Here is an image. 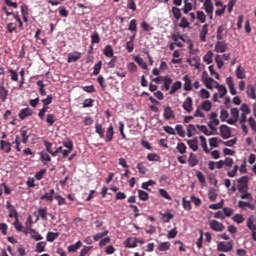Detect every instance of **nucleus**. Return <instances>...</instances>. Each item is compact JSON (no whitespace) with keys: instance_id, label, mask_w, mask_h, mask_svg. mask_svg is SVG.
Wrapping results in <instances>:
<instances>
[{"instance_id":"obj_1","label":"nucleus","mask_w":256,"mask_h":256,"mask_svg":"<svg viewBox=\"0 0 256 256\" xmlns=\"http://www.w3.org/2000/svg\"><path fill=\"white\" fill-rule=\"evenodd\" d=\"M237 189L239 193H245L249 191V176H242L237 180Z\"/></svg>"},{"instance_id":"obj_2","label":"nucleus","mask_w":256,"mask_h":256,"mask_svg":"<svg viewBox=\"0 0 256 256\" xmlns=\"http://www.w3.org/2000/svg\"><path fill=\"white\" fill-rule=\"evenodd\" d=\"M217 249L220 252L223 253H229L230 251H233V240H230L228 242L221 241L217 245Z\"/></svg>"},{"instance_id":"obj_3","label":"nucleus","mask_w":256,"mask_h":256,"mask_svg":"<svg viewBox=\"0 0 256 256\" xmlns=\"http://www.w3.org/2000/svg\"><path fill=\"white\" fill-rule=\"evenodd\" d=\"M246 227H248V229H249L250 231H252L251 237H252L253 241L256 242V222H255V217L250 216V217L247 219Z\"/></svg>"},{"instance_id":"obj_4","label":"nucleus","mask_w":256,"mask_h":256,"mask_svg":"<svg viewBox=\"0 0 256 256\" xmlns=\"http://www.w3.org/2000/svg\"><path fill=\"white\" fill-rule=\"evenodd\" d=\"M209 119H210V122L208 123L209 129H211V131L213 132L217 131V126L219 125V119H217V113L212 112L209 115Z\"/></svg>"},{"instance_id":"obj_5","label":"nucleus","mask_w":256,"mask_h":256,"mask_svg":"<svg viewBox=\"0 0 256 256\" xmlns=\"http://www.w3.org/2000/svg\"><path fill=\"white\" fill-rule=\"evenodd\" d=\"M209 227L212 229V231H216V233H221L225 231V225L223 223L217 221V220H212L209 222Z\"/></svg>"},{"instance_id":"obj_6","label":"nucleus","mask_w":256,"mask_h":256,"mask_svg":"<svg viewBox=\"0 0 256 256\" xmlns=\"http://www.w3.org/2000/svg\"><path fill=\"white\" fill-rule=\"evenodd\" d=\"M6 209L9 211L8 217H10V219H19V213L17 209H15V206L11 205L10 201L6 202Z\"/></svg>"},{"instance_id":"obj_7","label":"nucleus","mask_w":256,"mask_h":256,"mask_svg":"<svg viewBox=\"0 0 256 256\" xmlns=\"http://www.w3.org/2000/svg\"><path fill=\"white\" fill-rule=\"evenodd\" d=\"M182 108L186 113H193V98L188 96L183 102Z\"/></svg>"},{"instance_id":"obj_8","label":"nucleus","mask_w":256,"mask_h":256,"mask_svg":"<svg viewBox=\"0 0 256 256\" xmlns=\"http://www.w3.org/2000/svg\"><path fill=\"white\" fill-rule=\"evenodd\" d=\"M203 9L207 13V15L210 17V19H213V2L211 0H205L203 4Z\"/></svg>"},{"instance_id":"obj_9","label":"nucleus","mask_w":256,"mask_h":256,"mask_svg":"<svg viewBox=\"0 0 256 256\" xmlns=\"http://www.w3.org/2000/svg\"><path fill=\"white\" fill-rule=\"evenodd\" d=\"M163 117L165 121H171V119H175V111H173L171 106H166L164 108Z\"/></svg>"},{"instance_id":"obj_10","label":"nucleus","mask_w":256,"mask_h":256,"mask_svg":"<svg viewBox=\"0 0 256 256\" xmlns=\"http://www.w3.org/2000/svg\"><path fill=\"white\" fill-rule=\"evenodd\" d=\"M192 1L193 3L191 1H184L183 13L185 15H188L190 11H193V9L196 8L197 0H192Z\"/></svg>"},{"instance_id":"obj_11","label":"nucleus","mask_w":256,"mask_h":256,"mask_svg":"<svg viewBox=\"0 0 256 256\" xmlns=\"http://www.w3.org/2000/svg\"><path fill=\"white\" fill-rule=\"evenodd\" d=\"M81 57L82 54L79 51L70 52L68 54L67 63H77Z\"/></svg>"},{"instance_id":"obj_12","label":"nucleus","mask_w":256,"mask_h":256,"mask_svg":"<svg viewBox=\"0 0 256 256\" xmlns=\"http://www.w3.org/2000/svg\"><path fill=\"white\" fill-rule=\"evenodd\" d=\"M219 129H220V136L222 137V139L231 138V129H229V126L221 125Z\"/></svg>"},{"instance_id":"obj_13","label":"nucleus","mask_w":256,"mask_h":256,"mask_svg":"<svg viewBox=\"0 0 256 256\" xmlns=\"http://www.w3.org/2000/svg\"><path fill=\"white\" fill-rule=\"evenodd\" d=\"M137 243V238L129 237L124 241V247H126V249H135V247H137Z\"/></svg>"},{"instance_id":"obj_14","label":"nucleus","mask_w":256,"mask_h":256,"mask_svg":"<svg viewBox=\"0 0 256 256\" xmlns=\"http://www.w3.org/2000/svg\"><path fill=\"white\" fill-rule=\"evenodd\" d=\"M11 147L12 144L9 141L0 140V151H3V153H11Z\"/></svg>"},{"instance_id":"obj_15","label":"nucleus","mask_w":256,"mask_h":256,"mask_svg":"<svg viewBox=\"0 0 256 256\" xmlns=\"http://www.w3.org/2000/svg\"><path fill=\"white\" fill-rule=\"evenodd\" d=\"M214 51L216 53H225V51H227V43H225L223 41L216 42V44L214 46Z\"/></svg>"},{"instance_id":"obj_16","label":"nucleus","mask_w":256,"mask_h":256,"mask_svg":"<svg viewBox=\"0 0 256 256\" xmlns=\"http://www.w3.org/2000/svg\"><path fill=\"white\" fill-rule=\"evenodd\" d=\"M31 115H33V109L23 108L20 110L18 117L19 119L23 120V119H27V117H31Z\"/></svg>"},{"instance_id":"obj_17","label":"nucleus","mask_w":256,"mask_h":256,"mask_svg":"<svg viewBox=\"0 0 256 256\" xmlns=\"http://www.w3.org/2000/svg\"><path fill=\"white\" fill-rule=\"evenodd\" d=\"M188 165L189 167H197V165H199V158H197V154L193 152L189 154Z\"/></svg>"},{"instance_id":"obj_18","label":"nucleus","mask_w":256,"mask_h":256,"mask_svg":"<svg viewBox=\"0 0 256 256\" xmlns=\"http://www.w3.org/2000/svg\"><path fill=\"white\" fill-rule=\"evenodd\" d=\"M183 81H184V91H193V84L191 82V78L189 77V75H184L183 77Z\"/></svg>"},{"instance_id":"obj_19","label":"nucleus","mask_w":256,"mask_h":256,"mask_svg":"<svg viewBox=\"0 0 256 256\" xmlns=\"http://www.w3.org/2000/svg\"><path fill=\"white\" fill-rule=\"evenodd\" d=\"M187 63H189L191 67H195V69H201V59L199 57H192L187 60Z\"/></svg>"},{"instance_id":"obj_20","label":"nucleus","mask_w":256,"mask_h":256,"mask_svg":"<svg viewBox=\"0 0 256 256\" xmlns=\"http://www.w3.org/2000/svg\"><path fill=\"white\" fill-rule=\"evenodd\" d=\"M198 129H199V124L197 125L189 124L187 127V137H192L193 135H197V133H199V131H197Z\"/></svg>"},{"instance_id":"obj_21","label":"nucleus","mask_w":256,"mask_h":256,"mask_svg":"<svg viewBox=\"0 0 256 256\" xmlns=\"http://www.w3.org/2000/svg\"><path fill=\"white\" fill-rule=\"evenodd\" d=\"M113 135H115V129L113 128V125L110 124L106 130V143H111V141H113Z\"/></svg>"},{"instance_id":"obj_22","label":"nucleus","mask_w":256,"mask_h":256,"mask_svg":"<svg viewBox=\"0 0 256 256\" xmlns=\"http://www.w3.org/2000/svg\"><path fill=\"white\" fill-rule=\"evenodd\" d=\"M162 83H163L162 89H165V91H169V89H171V84L173 83V79H171L169 75H166L164 76Z\"/></svg>"},{"instance_id":"obj_23","label":"nucleus","mask_w":256,"mask_h":256,"mask_svg":"<svg viewBox=\"0 0 256 256\" xmlns=\"http://www.w3.org/2000/svg\"><path fill=\"white\" fill-rule=\"evenodd\" d=\"M48 214L49 213H47V208H39L38 211L34 213L37 219H39L40 217L41 219H43V221H47Z\"/></svg>"},{"instance_id":"obj_24","label":"nucleus","mask_w":256,"mask_h":256,"mask_svg":"<svg viewBox=\"0 0 256 256\" xmlns=\"http://www.w3.org/2000/svg\"><path fill=\"white\" fill-rule=\"evenodd\" d=\"M53 195H55V189H50V193H45L40 197V199L41 201H48L49 203H52L53 199H55Z\"/></svg>"},{"instance_id":"obj_25","label":"nucleus","mask_w":256,"mask_h":256,"mask_svg":"<svg viewBox=\"0 0 256 256\" xmlns=\"http://www.w3.org/2000/svg\"><path fill=\"white\" fill-rule=\"evenodd\" d=\"M226 83L229 87L231 95H237V90L235 89V82H233V77H228Z\"/></svg>"},{"instance_id":"obj_26","label":"nucleus","mask_w":256,"mask_h":256,"mask_svg":"<svg viewBox=\"0 0 256 256\" xmlns=\"http://www.w3.org/2000/svg\"><path fill=\"white\" fill-rule=\"evenodd\" d=\"M209 33V24H204L200 31V40L202 42L207 41V34Z\"/></svg>"},{"instance_id":"obj_27","label":"nucleus","mask_w":256,"mask_h":256,"mask_svg":"<svg viewBox=\"0 0 256 256\" xmlns=\"http://www.w3.org/2000/svg\"><path fill=\"white\" fill-rule=\"evenodd\" d=\"M181 87H183V83H181V81L174 82L169 91V95H175V93H177V91H179V89H181Z\"/></svg>"},{"instance_id":"obj_28","label":"nucleus","mask_w":256,"mask_h":256,"mask_svg":"<svg viewBox=\"0 0 256 256\" xmlns=\"http://www.w3.org/2000/svg\"><path fill=\"white\" fill-rule=\"evenodd\" d=\"M238 207L239 209H245L246 207H248V209H250V211H255V204H252L250 202H245V201H239L238 202Z\"/></svg>"},{"instance_id":"obj_29","label":"nucleus","mask_w":256,"mask_h":256,"mask_svg":"<svg viewBox=\"0 0 256 256\" xmlns=\"http://www.w3.org/2000/svg\"><path fill=\"white\" fill-rule=\"evenodd\" d=\"M9 95V90L5 89L3 84L0 85V101L5 103L7 101V96Z\"/></svg>"},{"instance_id":"obj_30","label":"nucleus","mask_w":256,"mask_h":256,"mask_svg":"<svg viewBox=\"0 0 256 256\" xmlns=\"http://www.w3.org/2000/svg\"><path fill=\"white\" fill-rule=\"evenodd\" d=\"M208 143L212 149H217V147H219V143H223V140L217 137H212L208 140Z\"/></svg>"},{"instance_id":"obj_31","label":"nucleus","mask_w":256,"mask_h":256,"mask_svg":"<svg viewBox=\"0 0 256 256\" xmlns=\"http://www.w3.org/2000/svg\"><path fill=\"white\" fill-rule=\"evenodd\" d=\"M29 129L27 126H23L20 130L21 137H22V143L26 144L27 141H29V135L27 134Z\"/></svg>"},{"instance_id":"obj_32","label":"nucleus","mask_w":256,"mask_h":256,"mask_svg":"<svg viewBox=\"0 0 256 256\" xmlns=\"http://www.w3.org/2000/svg\"><path fill=\"white\" fill-rule=\"evenodd\" d=\"M160 215L162 216L163 223H169L173 217H175L173 214H171V210H168L166 213L160 212Z\"/></svg>"},{"instance_id":"obj_33","label":"nucleus","mask_w":256,"mask_h":256,"mask_svg":"<svg viewBox=\"0 0 256 256\" xmlns=\"http://www.w3.org/2000/svg\"><path fill=\"white\" fill-rule=\"evenodd\" d=\"M200 145L204 153L206 154L211 153V150L209 149V147H207V138H205V136H200Z\"/></svg>"},{"instance_id":"obj_34","label":"nucleus","mask_w":256,"mask_h":256,"mask_svg":"<svg viewBox=\"0 0 256 256\" xmlns=\"http://www.w3.org/2000/svg\"><path fill=\"white\" fill-rule=\"evenodd\" d=\"M215 88L218 89L220 99H223V97H225V95H227V88L225 86L219 85V83H216Z\"/></svg>"},{"instance_id":"obj_35","label":"nucleus","mask_w":256,"mask_h":256,"mask_svg":"<svg viewBox=\"0 0 256 256\" xmlns=\"http://www.w3.org/2000/svg\"><path fill=\"white\" fill-rule=\"evenodd\" d=\"M237 79H245L247 76L245 75V68L239 65L235 71Z\"/></svg>"},{"instance_id":"obj_36","label":"nucleus","mask_w":256,"mask_h":256,"mask_svg":"<svg viewBox=\"0 0 256 256\" xmlns=\"http://www.w3.org/2000/svg\"><path fill=\"white\" fill-rule=\"evenodd\" d=\"M187 143L192 151H197L199 149V141L197 138H194L193 140H187Z\"/></svg>"},{"instance_id":"obj_37","label":"nucleus","mask_w":256,"mask_h":256,"mask_svg":"<svg viewBox=\"0 0 256 256\" xmlns=\"http://www.w3.org/2000/svg\"><path fill=\"white\" fill-rule=\"evenodd\" d=\"M96 133L99 135L100 139H105V129L103 125L96 123L95 125Z\"/></svg>"},{"instance_id":"obj_38","label":"nucleus","mask_w":256,"mask_h":256,"mask_svg":"<svg viewBox=\"0 0 256 256\" xmlns=\"http://www.w3.org/2000/svg\"><path fill=\"white\" fill-rule=\"evenodd\" d=\"M198 131H201V133H204V135H207V137H211V135H215V132H213L212 130L209 131V129L205 125H198Z\"/></svg>"},{"instance_id":"obj_39","label":"nucleus","mask_w":256,"mask_h":256,"mask_svg":"<svg viewBox=\"0 0 256 256\" xmlns=\"http://www.w3.org/2000/svg\"><path fill=\"white\" fill-rule=\"evenodd\" d=\"M103 54L105 55V57H109V58L115 57L113 52V47L111 45H106L104 47Z\"/></svg>"},{"instance_id":"obj_40","label":"nucleus","mask_w":256,"mask_h":256,"mask_svg":"<svg viewBox=\"0 0 256 256\" xmlns=\"http://www.w3.org/2000/svg\"><path fill=\"white\" fill-rule=\"evenodd\" d=\"M246 93L250 99H256L255 87L253 85L250 84L247 86Z\"/></svg>"},{"instance_id":"obj_41","label":"nucleus","mask_w":256,"mask_h":256,"mask_svg":"<svg viewBox=\"0 0 256 256\" xmlns=\"http://www.w3.org/2000/svg\"><path fill=\"white\" fill-rule=\"evenodd\" d=\"M170 249H171V242H169V241L162 242L158 246V250H160L162 252L169 251Z\"/></svg>"},{"instance_id":"obj_42","label":"nucleus","mask_w":256,"mask_h":256,"mask_svg":"<svg viewBox=\"0 0 256 256\" xmlns=\"http://www.w3.org/2000/svg\"><path fill=\"white\" fill-rule=\"evenodd\" d=\"M211 107H212V104H211V101H209V100L203 101V102L201 103V105H200V109H201L202 111H206V112L211 111Z\"/></svg>"},{"instance_id":"obj_43","label":"nucleus","mask_w":256,"mask_h":256,"mask_svg":"<svg viewBox=\"0 0 256 256\" xmlns=\"http://www.w3.org/2000/svg\"><path fill=\"white\" fill-rule=\"evenodd\" d=\"M57 237H59V232H48L46 235V241L53 243Z\"/></svg>"},{"instance_id":"obj_44","label":"nucleus","mask_w":256,"mask_h":256,"mask_svg":"<svg viewBox=\"0 0 256 256\" xmlns=\"http://www.w3.org/2000/svg\"><path fill=\"white\" fill-rule=\"evenodd\" d=\"M203 61H204V63H206L207 65H211V63H213V52H212V51H208V52L204 55Z\"/></svg>"},{"instance_id":"obj_45","label":"nucleus","mask_w":256,"mask_h":256,"mask_svg":"<svg viewBox=\"0 0 256 256\" xmlns=\"http://www.w3.org/2000/svg\"><path fill=\"white\" fill-rule=\"evenodd\" d=\"M82 246L83 243L81 241H78L75 244L68 246V251L69 253H75V251H77V249H81Z\"/></svg>"},{"instance_id":"obj_46","label":"nucleus","mask_w":256,"mask_h":256,"mask_svg":"<svg viewBox=\"0 0 256 256\" xmlns=\"http://www.w3.org/2000/svg\"><path fill=\"white\" fill-rule=\"evenodd\" d=\"M30 234H31V239H34V241H42L43 239L42 235L39 234V232H37V230L35 229H31Z\"/></svg>"},{"instance_id":"obj_47","label":"nucleus","mask_w":256,"mask_h":256,"mask_svg":"<svg viewBox=\"0 0 256 256\" xmlns=\"http://www.w3.org/2000/svg\"><path fill=\"white\" fill-rule=\"evenodd\" d=\"M176 149L181 155H185V153H187V145L183 142L178 143Z\"/></svg>"},{"instance_id":"obj_48","label":"nucleus","mask_w":256,"mask_h":256,"mask_svg":"<svg viewBox=\"0 0 256 256\" xmlns=\"http://www.w3.org/2000/svg\"><path fill=\"white\" fill-rule=\"evenodd\" d=\"M196 19L199 20V23H205V21H207V16L205 15V12L197 11L196 12Z\"/></svg>"},{"instance_id":"obj_49","label":"nucleus","mask_w":256,"mask_h":256,"mask_svg":"<svg viewBox=\"0 0 256 256\" xmlns=\"http://www.w3.org/2000/svg\"><path fill=\"white\" fill-rule=\"evenodd\" d=\"M223 31H225V27L223 25H220L217 29V34H216V39L218 41H223L224 39Z\"/></svg>"},{"instance_id":"obj_50","label":"nucleus","mask_w":256,"mask_h":256,"mask_svg":"<svg viewBox=\"0 0 256 256\" xmlns=\"http://www.w3.org/2000/svg\"><path fill=\"white\" fill-rule=\"evenodd\" d=\"M134 61L141 67L142 69H147V63L143 60V58L139 56L134 57Z\"/></svg>"},{"instance_id":"obj_51","label":"nucleus","mask_w":256,"mask_h":256,"mask_svg":"<svg viewBox=\"0 0 256 256\" xmlns=\"http://www.w3.org/2000/svg\"><path fill=\"white\" fill-rule=\"evenodd\" d=\"M213 83L217 85V82L211 77L204 80V85L207 87V89H213Z\"/></svg>"},{"instance_id":"obj_52","label":"nucleus","mask_w":256,"mask_h":256,"mask_svg":"<svg viewBox=\"0 0 256 256\" xmlns=\"http://www.w3.org/2000/svg\"><path fill=\"white\" fill-rule=\"evenodd\" d=\"M45 247H47V242H38L36 244V253H43Z\"/></svg>"},{"instance_id":"obj_53","label":"nucleus","mask_w":256,"mask_h":256,"mask_svg":"<svg viewBox=\"0 0 256 256\" xmlns=\"http://www.w3.org/2000/svg\"><path fill=\"white\" fill-rule=\"evenodd\" d=\"M128 30L132 33H137V20L132 19L129 23Z\"/></svg>"},{"instance_id":"obj_54","label":"nucleus","mask_w":256,"mask_h":256,"mask_svg":"<svg viewBox=\"0 0 256 256\" xmlns=\"http://www.w3.org/2000/svg\"><path fill=\"white\" fill-rule=\"evenodd\" d=\"M215 63L217 64L218 69H222L223 65H225V63L223 62V56L219 54L216 55Z\"/></svg>"},{"instance_id":"obj_55","label":"nucleus","mask_w":256,"mask_h":256,"mask_svg":"<svg viewBox=\"0 0 256 256\" xmlns=\"http://www.w3.org/2000/svg\"><path fill=\"white\" fill-rule=\"evenodd\" d=\"M107 235H109V230L95 234L93 239L94 241H99L100 239H103V237H107Z\"/></svg>"},{"instance_id":"obj_56","label":"nucleus","mask_w":256,"mask_h":256,"mask_svg":"<svg viewBox=\"0 0 256 256\" xmlns=\"http://www.w3.org/2000/svg\"><path fill=\"white\" fill-rule=\"evenodd\" d=\"M138 197L140 201H147L149 199V193L143 190H138Z\"/></svg>"},{"instance_id":"obj_57","label":"nucleus","mask_w":256,"mask_h":256,"mask_svg":"<svg viewBox=\"0 0 256 256\" xmlns=\"http://www.w3.org/2000/svg\"><path fill=\"white\" fill-rule=\"evenodd\" d=\"M54 199L58 202L59 207L67 204V200H65V198H63V196H61L59 194H56L54 196Z\"/></svg>"},{"instance_id":"obj_58","label":"nucleus","mask_w":256,"mask_h":256,"mask_svg":"<svg viewBox=\"0 0 256 256\" xmlns=\"http://www.w3.org/2000/svg\"><path fill=\"white\" fill-rule=\"evenodd\" d=\"M172 15L177 21H179V19H181V9L178 7H172Z\"/></svg>"},{"instance_id":"obj_59","label":"nucleus","mask_w":256,"mask_h":256,"mask_svg":"<svg viewBox=\"0 0 256 256\" xmlns=\"http://www.w3.org/2000/svg\"><path fill=\"white\" fill-rule=\"evenodd\" d=\"M57 119L55 118V114H48L46 117V123H48L49 127H51Z\"/></svg>"},{"instance_id":"obj_60","label":"nucleus","mask_w":256,"mask_h":256,"mask_svg":"<svg viewBox=\"0 0 256 256\" xmlns=\"http://www.w3.org/2000/svg\"><path fill=\"white\" fill-rule=\"evenodd\" d=\"M95 103V100L91 99V98H88V99H85L84 102L82 103V107L84 109H87L89 107H93V104Z\"/></svg>"},{"instance_id":"obj_61","label":"nucleus","mask_w":256,"mask_h":256,"mask_svg":"<svg viewBox=\"0 0 256 256\" xmlns=\"http://www.w3.org/2000/svg\"><path fill=\"white\" fill-rule=\"evenodd\" d=\"M175 131L179 137H185V130L183 129V125L178 124L175 126Z\"/></svg>"},{"instance_id":"obj_62","label":"nucleus","mask_w":256,"mask_h":256,"mask_svg":"<svg viewBox=\"0 0 256 256\" xmlns=\"http://www.w3.org/2000/svg\"><path fill=\"white\" fill-rule=\"evenodd\" d=\"M103 65V62L99 61L98 63H96L93 67L94 71H93V75H99V73H101V67Z\"/></svg>"},{"instance_id":"obj_63","label":"nucleus","mask_w":256,"mask_h":256,"mask_svg":"<svg viewBox=\"0 0 256 256\" xmlns=\"http://www.w3.org/2000/svg\"><path fill=\"white\" fill-rule=\"evenodd\" d=\"M91 43L92 45H95V43H101V37L99 36V33L95 32L93 35H91Z\"/></svg>"},{"instance_id":"obj_64","label":"nucleus","mask_w":256,"mask_h":256,"mask_svg":"<svg viewBox=\"0 0 256 256\" xmlns=\"http://www.w3.org/2000/svg\"><path fill=\"white\" fill-rule=\"evenodd\" d=\"M182 205H183V208L185 209V211H191V209H192L191 201L184 198V199H182Z\"/></svg>"}]
</instances>
